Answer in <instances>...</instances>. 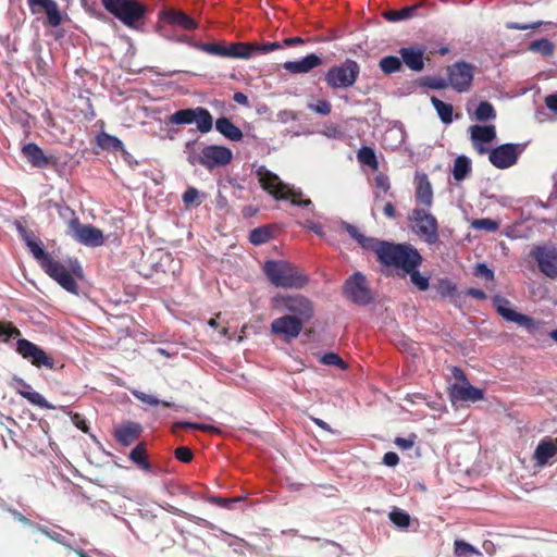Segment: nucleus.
I'll return each instance as SVG.
<instances>
[{"instance_id":"obj_19","label":"nucleus","mask_w":557,"mask_h":557,"mask_svg":"<svg viewBox=\"0 0 557 557\" xmlns=\"http://www.w3.org/2000/svg\"><path fill=\"white\" fill-rule=\"evenodd\" d=\"M74 240L88 247H99L103 245L104 237L100 228L91 224H78L69 234Z\"/></svg>"},{"instance_id":"obj_12","label":"nucleus","mask_w":557,"mask_h":557,"mask_svg":"<svg viewBox=\"0 0 557 557\" xmlns=\"http://www.w3.org/2000/svg\"><path fill=\"white\" fill-rule=\"evenodd\" d=\"M190 47L205 53L223 58L248 59L250 48L246 42H233L228 47L215 42H198L190 38Z\"/></svg>"},{"instance_id":"obj_49","label":"nucleus","mask_w":557,"mask_h":557,"mask_svg":"<svg viewBox=\"0 0 557 557\" xmlns=\"http://www.w3.org/2000/svg\"><path fill=\"white\" fill-rule=\"evenodd\" d=\"M391 521L399 528H408L410 524V516L400 509H395L389 512Z\"/></svg>"},{"instance_id":"obj_36","label":"nucleus","mask_w":557,"mask_h":557,"mask_svg":"<svg viewBox=\"0 0 557 557\" xmlns=\"http://www.w3.org/2000/svg\"><path fill=\"white\" fill-rule=\"evenodd\" d=\"M471 171L470 160L466 156H459L455 159L453 176L456 181H463Z\"/></svg>"},{"instance_id":"obj_32","label":"nucleus","mask_w":557,"mask_h":557,"mask_svg":"<svg viewBox=\"0 0 557 557\" xmlns=\"http://www.w3.org/2000/svg\"><path fill=\"white\" fill-rule=\"evenodd\" d=\"M433 288L442 298H455L458 294L457 285L448 277L438 278Z\"/></svg>"},{"instance_id":"obj_10","label":"nucleus","mask_w":557,"mask_h":557,"mask_svg":"<svg viewBox=\"0 0 557 557\" xmlns=\"http://www.w3.org/2000/svg\"><path fill=\"white\" fill-rule=\"evenodd\" d=\"M409 219L414 224L417 235L426 244L434 245L438 243V222L435 215L424 208H414Z\"/></svg>"},{"instance_id":"obj_13","label":"nucleus","mask_w":557,"mask_h":557,"mask_svg":"<svg viewBox=\"0 0 557 557\" xmlns=\"http://www.w3.org/2000/svg\"><path fill=\"white\" fill-rule=\"evenodd\" d=\"M494 307L497 313L506 321L517 323L525 327L531 334H535L540 326L543 324L535 321L533 318L519 313L510 307V301L502 296H495L493 299Z\"/></svg>"},{"instance_id":"obj_43","label":"nucleus","mask_w":557,"mask_h":557,"mask_svg":"<svg viewBox=\"0 0 557 557\" xmlns=\"http://www.w3.org/2000/svg\"><path fill=\"white\" fill-rule=\"evenodd\" d=\"M98 145L106 150H121L123 148V143L115 136L102 133L98 136Z\"/></svg>"},{"instance_id":"obj_1","label":"nucleus","mask_w":557,"mask_h":557,"mask_svg":"<svg viewBox=\"0 0 557 557\" xmlns=\"http://www.w3.org/2000/svg\"><path fill=\"white\" fill-rule=\"evenodd\" d=\"M341 226L363 249L373 251L381 264L400 269L405 274H409L411 283L419 290L424 292L430 287V278L423 276L418 270L423 262V258L419 250L411 244H395L374 237H368L363 235L358 227L345 221L341 223Z\"/></svg>"},{"instance_id":"obj_31","label":"nucleus","mask_w":557,"mask_h":557,"mask_svg":"<svg viewBox=\"0 0 557 557\" xmlns=\"http://www.w3.org/2000/svg\"><path fill=\"white\" fill-rule=\"evenodd\" d=\"M470 134L474 144L491 143L496 138V128L494 125H472Z\"/></svg>"},{"instance_id":"obj_56","label":"nucleus","mask_w":557,"mask_h":557,"mask_svg":"<svg viewBox=\"0 0 557 557\" xmlns=\"http://www.w3.org/2000/svg\"><path fill=\"white\" fill-rule=\"evenodd\" d=\"M474 275L478 277L485 278L486 281L494 280V272L484 263L476 264V267L474 268Z\"/></svg>"},{"instance_id":"obj_41","label":"nucleus","mask_w":557,"mask_h":557,"mask_svg":"<svg viewBox=\"0 0 557 557\" xmlns=\"http://www.w3.org/2000/svg\"><path fill=\"white\" fill-rule=\"evenodd\" d=\"M272 233L269 226L253 228L249 234V242L253 245H262L271 239Z\"/></svg>"},{"instance_id":"obj_61","label":"nucleus","mask_w":557,"mask_h":557,"mask_svg":"<svg viewBox=\"0 0 557 557\" xmlns=\"http://www.w3.org/2000/svg\"><path fill=\"white\" fill-rule=\"evenodd\" d=\"M428 86L432 89H445L449 86V82L445 81L444 78H429L428 79Z\"/></svg>"},{"instance_id":"obj_23","label":"nucleus","mask_w":557,"mask_h":557,"mask_svg":"<svg viewBox=\"0 0 557 557\" xmlns=\"http://www.w3.org/2000/svg\"><path fill=\"white\" fill-rule=\"evenodd\" d=\"M322 58L315 53L307 54L298 61H287L283 64V69L292 74L309 73L312 69L322 65Z\"/></svg>"},{"instance_id":"obj_2","label":"nucleus","mask_w":557,"mask_h":557,"mask_svg":"<svg viewBox=\"0 0 557 557\" xmlns=\"http://www.w3.org/2000/svg\"><path fill=\"white\" fill-rule=\"evenodd\" d=\"M260 186L276 200H289L293 206L312 207L310 199L302 198L304 194L300 189H296L281 181L278 175L268 170L264 165L257 169Z\"/></svg>"},{"instance_id":"obj_42","label":"nucleus","mask_w":557,"mask_h":557,"mask_svg":"<svg viewBox=\"0 0 557 557\" xmlns=\"http://www.w3.org/2000/svg\"><path fill=\"white\" fill-rule=\"evenodd\" d=\"M129 458L140 468L145 470H150L151 466L147 460L146 448L144 444H138L134 447L129 454Z\"/></svg>"},{"instance_id":"obj_38","label":"nucleus","mask_w":557,"mask_h":557,"mask_svg":"<svg viewBox=\"0 0 557 557\" xmlns=\"http://www.w3.org/2000/svg\"><path fill=\"white\" fill-rule=\"evenodd\" d=\"M379 66L381 71L386 74L397 73L401 70L403 62L401 58L395 55H387L380 60Z\"/></svg>"},{"instance_id":"obj_53","label":"nucleus","mask_w":557,"mask_h":557,"mask_svg":"<svg viewBox=\"0 0 557 557\" xmlns=\"http://www.w3.org/2000/svg\"><path fill=\"white\" fill-rule=\"evenodd\" d=\"M175 458L184 463H188L193 460L194 454L187 446H180L174 450Z\"/></svg>"},{"instance_id":"obj_18","label":"nucleus","mask_w":557,"mask_h":557,"mask_svg":"<svg viewBox=\"0 0 557 557\" xmlns=\"http://www.w3.org/2000/svg\"><path fill=\"white\" fill-rule=\"evenodd\" d=\"M304 325L305 323L298 321V319L284 314L271 322L270 331L272 334L281 336L284 342L289 343L300 335Z\"/></svg>"},{"instance_id":"obj_29","label":"nucleus","mask_w":557,"mask_h":557,"mask_svg":"<svg viewBox=\"0 0 557 557\" xmlns=\"http://www.w3.org/2000/svg\"><path fill=\"white\" fill-rule=\"evenodd\" d=\"M140 432L139 424L127 422L115 429L114 436L121 445L128 446L138 438Z\"/></svg>"},{"instance_id":"obj_22","label":"nucleus","mask_w":557,"mask_h":557,"mask_svg":"<svg viewBox=\"0 0 557 557\" xmlns=\"http://www.w3.org/2000/svg\"><path fill=\"white\" fill-rule=\"evenodd\" d=\"M398 52L401 58V62L405 63V65L409 70L413 72L423 71L425 52V49L423 47H404L400 48Z\"/></svg>"},{"instance_id":"obj_57","label":"nucleus","mask_w":557,"mask_h":557,"mask_svg":"<svg viewBox=\"0 0 557 557\" xmlns=\"http://www.w3.org/2000/svg\"><path fill=\"white\" fill-rule=\"evenodd\" d=\"M542 24H543V22H541V21L530 23V24L510 22V23H507L506 27L508 29L528 30V29H535V28L540 27Z\"/></svg>"},{"instance_id":"obj_44","label":"nucleus","mask_w":557,"mask_h":557,"mask_svg":"<svg viewBox=\"0 0 557 557\" xmlns=\"http://www.w3.org/2000/svg\"><path fill=\"white\" fill-rule=\"evenodd\" d=\"M181 429H194V430H200L203 432H218V429L211 424L194 423V422H186V421L175 422L172 426V432L174 434H177L178 430H181Z\"/></svg>"},{"instance_id":"obj_37","label":"nucleus","mask_w":557,"mask_h":557,"mask_svg":"<svg viewBox=\"0 0 557 557\" xmlns=\"http://www.w3.org/2000/svg\"><path fill=\"white\" fill-rule=\"evenodd\" d=\"M357 158L361 164L368 165L372 170H377L379 162L373 148L367 146L361 147L357 152Z\"/></svg>"},{"instance_id":"obj_62","label":"nucleus","mask_w":557,"mask_h":557,"mask_svg":"<svg viewBox=\"0 0 557 557\" xmlns=\"http://www.w3.org/2000/svg\"><path fill=\"white\" fill-rule=\"evenodd\" d=\"M72 421L75 424V426H77L79 430H82L85 433L88 432V430H89L88 424H87L86 420L79 413H74L72 416Z\"/></svg>"},{"instance_id":"obj_54","label":"nucleus","mask_w":557,"mask_h":557,"mask_svg":"<svg viewBox=\"0 0 557 557\" xmlns=\"http://www.w3.org/2000/svg\"><path fill=\"white\" fill-rule=\"evenodd\" d=\"M21 335V331L11 322L0 323V336L9 338Z\"/></svg>"},{"instance_id":"obj_40","label":"nucleus","mask_w":557,"mask_h":557,"mask_svg":"<svg viewBox=\"0 0 557 557\" xmlns=\"http://www.w3.org/2000/svg\"><path fill=\"white\" fill-rule=\"evenodd\" d=\"M474 114L475 119L480 122L494 120L496 117V111L488 101H481L476 107Z\"/></svg>"},{"instance_id":"obj_15","label":"nucleus","mask_w":557,"mask_h":557,"mask_svg":"<svg viewBox=\"0 0 557 557\" xmlns=\"http://www.w3.org/2000/svg\"><path fill=\"white\" fill-rule=\"evenodd\" d=\"M16 352L29 361L34 367L52 370L54 360L42 348L26 338H18L16 342Z\"/></svg>"},{"instance_id":"obj_4","label":"nucleus","mask_w":557,"mask_h":557,"mask_svg":"<svg viewBox=\"0 0 557 557\" xmlns=\"http://www.w3.org/2000/svg\"><path fill=\"white\" fill-rule=\"evenodd\" d=\"M272 307L302 323L309 322L314 317L313 302L301 294H277L272 298Z\"/></svg>"},{"instance_id":"obj_59","label":"nucleus","mask_w":557,"mask_h":557,"mask_svg":"<svg viewBox=\"0 0 557 557\" xmlns=\"http://www.w3.org/2000/svg\"><path fill=\"white\" fill-rule=\"evenodd\" d=\"M416 435L412 434L410 437H396L395 444L401 449H410L414 445Z\"/></svg>"},{"instance_id":"obj_17","label":"nucleus","mask_w":557,"mask_h":557,"mask_svg":"<svg viewBox=\"0 0 557 557\" xmlns=\"http://www.w3.org/2000/svg\"><path fill=\"white\" fill-rule=\"evenodd\" d=\"M524 150V145L503 144L488 153L490 162L497 169H508L517 163L519 154Z\"/></svg>"},{"instance_id":"obj_50","label":"nucleus","mask_w":557,"mask_h":557,"mask_svg":"<svg viewBox=\"0 0 557 557\" xmlns=\"http://www.w3.org/2000/svg\"><path fill=\"white\" fill-rule=\"evenodd\" d=\"M323 364L335 366L342 370L347 369V363L335 352H326L321 357L320 360Z\"/></svg>"},{"instance_id":"obj_25","label":"nucleus","mask_w":557,"mask_h":557,"mask_svg":"<svg viewBox=\"0 0 557 557\" xmlns=\"http://www.w3.org/2000/svg\"><path fill=\"white\" fill-rule=\"evenodd\" d=\"M22 152L34 168L44 169L54 162L53 158L46 156L42 149L35 143L25 145Z\"/></svg>"},{"instance_id":"obj_21","label":"nucleus","mask_w":557,"mask_h":557,"mask_svg":"<svg viewBox=\"0 0 557 557\" xmlns=\"http://www.w3.org/2000/svg\"><path fill=\"white\" fill-rule=\"evenodd\" d=\"M414 184L416 202L423 207L431 208L433 205V189L428 175L423 172H416Z\"/></svg>"},{"instance_id":"obj_39","label":"nucleus","mask_w":557,"mask_h":557,"mask_svg":"<svg viewBox=\"0 0 557 557\" xmlns=\"http://www.w3.org/2000/svg\"><path fill=\"white\" fill-rule=\"evenodd\" d=\"M27 248L32 252L33 257L39 262L42 268L52 257L48 253L39 239L35 242H29Z\"/></svg>"},{"instance_id":"obj_45","label":"nucleus","mask_w":557,"mask_h":557,"mask_svg":"<svg viewBox=\"0 0 557 557\" xmlns=\"http://www.w3.org/2000/svg\"><path fill=\"white\" fill-rule=\"evenodd\" d=\"M454 552L457 557H471L472 555H480V552L474 546L462 540L455 541Z\"/></svg>"},{"instance_id":"obj_11","label":"nucleus","mask_w":557,"mask_h":557,"mask_svg":"<svg viewBox=\"0 0 557 557\" xmlns=\"http://www.w3.org/2000/svg\"><path fill=\"white\" fill-rule=\"evenodd\" d=\"M343 292L348 300L357 305L366 306L373 301L367 277L361 272H355L346 280Z\"/></svg>"},{"instance_id":"obj_34","label":"nucleus","mask_w":557,"mask_h":557,"mask_svg":"<svg viewBox=\"0 0 557 557\" xmlns=\"http://www.w3.org/2000/svg\"><path fill=\"white\" fill-rule=\"evenodd\" d=\"M55 208L59 216L66 222V233L69 235L72 232V230L78 224L79 219L77 218L75 211L67 205L55 203Z\"/></svg>"},{"instance_id":"obj_6","label":"nucleus","mask_w":557,"mask_h":557,"mask_svg":"<svg viewBox=\"0 0 557 557\" xmlns=\"http://www.w3.org/2000/svg\"><path fill=\"white\" fill-rule=\"evenodd\" d=\"M42 270L65 290L72 294H77L78 286L73 277V275H82V268L77 260H71L70 267L66 268L61 262L51 258L46 264H44Z\"/></svg>"},{"instance_id":"obj_28","label":"nucleus","mask_w":557,"mask_h":557,"mask_svg":"<svg viewBox=\"0 0 557 557\" xmlns=\"http://www.w3.org/2000/svg\"><path fill=\"white\" fill-rule=\"evenodd\" d=\"M14 382L17 384L18 388H17V393L24 397L25 399H27L30 404L33 405H36L40 408H45V409H52L53 407L46 400V398L37 393V392H34L32 391V386L26 383L23 379L21 377H14Z\"/></svg>"},{"instance_id":"obj_5","label":"nucleus","mask_w":557,"mask_h":557,"mask_svg":"<svg viewBox=\"0 0 557 557\" xmlns=\"http://www.w3.org/2000/svg\"><path fill=\"white\" fill-rule=\"evenodd\" d=\"M360 74V65L352 59H346L338 65L327 70L324 81L331 89H347L352 87Z\"/></svg>"},{"instance_id":"obj_63","label":"nucleus","mask_w":557,"mask_h":557,"mask_svg":"<svg viewBox=\"0 0 557 557\" xmlns=\"http://www.w3.org/2000/svg\"><path fill=\"white\" fill-rule=\"evenodd\" d=\"M383 462L388 467H395L399 462V457L394 451H388L383 457Z\"/></svg>"},{"instance_id":"obj_27","label":"nucleus","mask_w":557,"mask_h":557,"mask_svg":"<svg viewBox=\"0 0 557 557\" xmlns=\"http://www.w3.org/2000/svg\"><path fill=\"white\" fill-rule=\"evenodd\" d=\"M557 455V437H545L540 441L534 451V460L537 466H545L550 458Z\"/></svg>"},{"instance_id":"obj_7","label":"nucleus","mask_w":557,"mask_h":557,"mask_svg":"<svg viewBox=\"0 0 557 557\" xmlns=\"http://www.w3.org/2000/svg\"><path fill=\"white\" fill-rule=\"evenodd\" d=\"M104 9L126 26H134L146 13V7L137 0H101Z\"/></svg>"},{"instance_id":"obj_51","label":"nucleus","mask_w":557,"mask_h":557,"mask_svg":"<svg viewBox=\"0 0 557 557\" xmlns=\"http://www.w3.org/2000/svg\"><path fill=\"white\" fill-rule=\"evenodd\" d=\"M472 227L475 230H484L487 232H495L498 230L499 223L492 219H488V218L476 219L472 222Z\"/></svg>"},{"instance_id":"obj_20","label":"nucleus","mask_w":557,"mask_h":557,"mask_svg":"<svg viewBox=\"0 0 557 557\" xmlns=\"http://www.w3.org/2000/svg\"><path fill=\"white\" fill-rule=\"evenodd\" d=\"M32 13L37 14L40 10L47 14V24L51 27H58L62 23V14L58 3L54 0H27Z\"/></svg>"},{"instance_id":"obj_52","label":"nucleus","mask_w":557,"mask_h":557,"mask_svg":"<svg viewBox=\"0 0 557 557\" xmlns=\"http://www.w3.org/2000/svg\"><path fill=\"white\" fill-rule=\"evenodd\" d=\"M308 108L321 115H329L332 111V104L327 100H318L315 103H309Z\"/></svg>"},{"instance_id":"obj_64","label":"nucleus","mask_w":557,"mask_h":557,"mask_svg":"<svg viewBox=\"0 0 557 557\" xmlns=\"http://www.w3.org/2000/svg\"><path fill=\"white\" fill-rule=\"evenodd\" d=\"M18 231L26 246H28L29 242H35L38 239L32 231H28L23 226H20Z\"/></svg>"},{"instance_id":"obj_46","label":"nucleus","mask_w":557,"mask_h":557,"mask_svg":"<svg viewBox=\"0 0 557 557\" xmlns=\"http://www.w3.org/2000/svg\"><path fill=\"white\" fill-rule=\"evenodd\" d=\"M530 50L539 52L542 55H550L554 52V45L548 39H539L530 44Z\"/></svg>"},{"instance_id":"obj_8","label":"nucleus","mask_w":557,"mask_h":557,"mask_svg":"<svg viewBox=\"0 0 557 557\" xmlns=\"http://www.w3.org/2000/svg\"><path fill=\"white\" fill-rule=\"evenodd\" d=\"M233 160V152L230 148L220 145L205 146L198 154L189 156L188 162L191 165L200 164L208 171L228 165Z\"/></svg>"},{"instance_id":"obj_9","label":"nucleus","mask_w":557,"mask_h":557,"mask_svg":"<svg viewBox=\"0 0 557 557\" xmlns=\"http://www.w3.org/2000/svg\"><path fill=\"white\" fill-rule=\"evenodd\" d=\"M168 123L175 125L196 123L197 129L200 133L206 134L213 127V116L208 109L203 107H196L175 111L169 116Z\"/></svg>"},{"instance_id":"obj_16","label":"nucleus","mask_w":557,"mask_h":557,"mask_svg":"<svg viewBox=\"0 0 557 557\" xmlns=\"http://www.w3.org/2000/svg\"><path fill=\"white\" fill-rule=\"evenodd\" d=\"M531 257L536 261L540 271L549 278L557 277V247L554 245H537L531 250Z\"/></svg>"},{"instance_id":"obj_58","label":"nucleus","mask_w":557,"mask_h":557,"mask_svg":"<svg viewBox=\"0 0 557 557\" xmlns=\"http://www.w3.org/2000/svg\"><path fill=\"white\" fill-rule=\"evenodd\" d=\"M199 198V191L195 187H188L183 194L185 205H191Z\"/></svg>"},{"instance_id":"obj_26","label":"nucleus","mask_w":557,"mask_h":557,"mask_svg":"<svg viewBox=\"0 0 557 557\" xmlns=\"http://www.w3.org/2000/svg\"><path fill=\"white\" fill-rule=\"evenodd\" d=\"M162 18L168 24L178 26L185 30H193L198 27V22L181 10L170 9L163 11Z\"/></svg>"},{"instance_id":"obj_30","label":"nucleus","mask_w":557,"mask_h":557,"mask_svg":"<svg viewBox=\"0 0 557 557\" xmlns=\"http://www.w3.org/2000/svg\"><path fill=\"white\" fill-rule=\"evenodd\" d=\"M215 129L225 138L232 141H239L243 138V132L228 117L221 116L215 123Z\"/></svg>"},{"instance_id":"obj_14","label":"nucleus","mask_w":557,"mask_h":557,"mask_svg":"<svg viewBox=\"0 0 557 557\" xmlns=\"http://www.w3.org/2000/svg\"><path fill=\"white\" fill-rule=\"evenodd\" d=\"M449 86L457 92L468 91L473 82L474 66L468 62L459 61L447 67Z\"/></svg>"},{"instance_id":"obj_55","label":"nucleus","mask_w":557,"mask_h":557,"mask_svg":"<svg viewBox=\"0 0 557 557\" xmlns=\"http://www.w3.org/2000/svg\"><path fill=\"white\" fill-rule=\"evenodd\" d=\"M207 500L213 505L219 506V507L230 508L231 504L239 502L240 498L239 497L226 498V497H221V496H209L207 498Z\"/></svg>"},{"instance_id":"obj_33","label":"nucleus","mask_w":557,"mask_h":557,"mask_svg":"<svg viewBox=\"0 0 557 557\" xmlns=\"http://www.w3.org/2000/svg\"><path fill=\"white\" fill-rule=\"evenodd\" d=\"M431 102L436 110V113L444 124H450L453 122L454 108L450 103H446L436 97H431Z\"/></svg>"},{"instance_id":"obj_35","label":"nucleus","mask_w":557,"mask_h":557,"mask_svg":"<svg viewBox=\"0 0 557 557\" xmlns=\"http://www.w3.org/2000/svg\"><path fill=\"white\" fill-rule=\"evenodd\" d=\"M421 7V3L405 7L400 10H392L384 14L385 18L391 22H398L414 16L416 11Z\"/></svg>"},{"instance_id":"obj_3","label":"nucleus","mask_w":557,"mask_h":557,"mask_svg":"<svg viewBox=\"0 0 557 557\" xmlns=\"http://www.w3.org/2000/svg\"><path fill=\"white\" fill-rule=\"evenodd\" d=\"M263 272L275 287L300 289L308 284V277L294 264L283 260H269Z\"/></svg>"},{"instance_id":"obj_47","label":"nucleus","mask_w":557,"mask_h":557,"mask_svg":"<svg viewBox=\"0 0 557 557\" xmlns=\"http://www.w3.org/2000/svg\"><path fill=\"white\" fill-rule=\"evenodd\" d=\"M246 44L250 48L249 58L251 55H253L255 53H268L270 51H274V50L282 48V45L278 41L268 42V44H263V45L248 44V42H246Z\"/></svg>"},{"instance_id":"obj_60","label":"nucleus","mask_w":557,"mask_h":557,"mask_svg":"<svg viewBox=\"0 0 557 557\" xmlns=\"http://www.w3.org/2000/svg\"><path fill=\"white\" fill-rule=\"evenodd\" d=\"M376 188L382 189L384 193L388 191L391 184L389 180L384 174H379L374 177Z\"/></svg>"},{"instance_id":"obj_24","label":"nucleus","mask_w":557,"mask_h":557,"mask_svg":"<svg viewBox=\"0 0 557 557\" xmlns=\"http://www.w3.org/2000/svg\"><path fill=\"white\" fill-rule=\"evenodd\" d=\"M450 396L459 401H479L484 398V391L472 386L469 382L466 384H454L450 389Z\"/></svg>"},{"instance_id":"obj_48","label":"nucleus","mask_w":557,"mask_h":557,"mask_svg":"<svg viewBox=\"0 0 557 557\" xmlns=\"http://www.w3.org/2000/svg\"><path fill=\"white\" fill-rule=\"evenodd\" d=\"M133 395L138 399L140 400L141 403H145V404H148L150 406H158V405H162L163 407H166V408H171V407H174V404L172 403H169V401H161L159 400L157 397L152 396V395H148L144 392H138V391H135L133 392Z\"/></svg>"}]
</instances>
